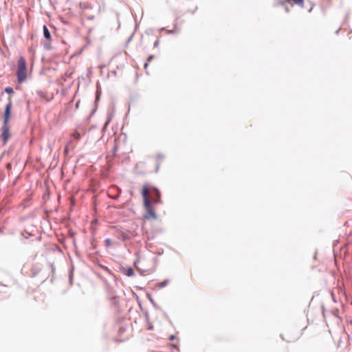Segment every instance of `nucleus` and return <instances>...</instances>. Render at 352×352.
Segmentation results:
<instances>
[{
  "label": "nucleus",
  "mask_w": 352,
  "mask_h": 352,
  "mask_svg": "<svg viewBox=\"0 0 352 352\" xmlns=\"http://www.w3.org/2000/svg\"><path fill=\"white\" fill-rule=\"evenodd\" d=\"M142 195L144 199V206L146 212L144 215L145 219H157V214L152 205L150 198V189L148 186L144 185L142 190Z\"/></svg>",
  "instance_id": "f257e3e1"
},
{
  "label": "nucleus",
  "mask_w": 352,
  "mask_h": 352,
  "mask_svg": "<svg viewBox=\"0 0 352 352\" xmlns=\"http://www.w3.org/2000/svg\"><path fill=\"white\" fill-rule=\"evenodd\" d=\"M16 76L19 83L23 82L27 78V63L23 56H21L18 60Z\"/></svg>",
  "instance_id": "f03ea898"
},
{
  "label": "nucleus",
  "mask_w": 352,
  "mask_h": 352,
  "mask_svg": "<svg viewBox=\"0 0 352 352\" xmlns=\"http://www.w3.org/2000/svg\"><path fill=\"white\" fill-rule=\"evenodd\" d=\"M12 107V102L10 100L9 102L6 104L5 108V112L3 116V124H9V120L11 116V110Z\"/></svg>",
  "instance_id": "7ed1b4c3"
},
{
  "label": "nucleus",
  "mask_w": 352,
  "mask_h": 352,
  "mask_svg": "<svg viewBox=\"0 0 352 352\" xmlns=\"http://www.w3.org/2000/svg\"><path fill=\"white\" fill-rule=\"evenodd\" d=\"M2 133L1 138L3 142V144H6L10 138V127L9 124H3L1 127Z\"/></svg>",
  "instance_id": "20e7f679"
},
{
  "label": "nucleus",
  "mask_w": 352,
  "mask_h": 352,
  "mask_svg": "<svg viewBox=\"0 0 352 352\" xmlns=\"http://www.w3.org/2000/svg\"><path fill=\"white\" fill-rule=\"evenodd\" d=\"M120 192L121 190L116 186H111L108 190L109 196L114 199H116L119 197Z\"/></svg>",
  "instance_id": "39448f33"
},
{
  "label": "nucleus",
  "mask_w": 352,
  "mask_h": 352,
  "mask_svg": "<svg viewBox=\"0 0 352 352\" xmlns=\"http://www.w3.org/2000/svg\"><path fill=\"white\" fill-rule=\"evenodd\" d=\"M43 34L45 38L48 41L47 43H44V46L46 49H50V41H51V34L46 25H43Z\"/></svg>",
  "instance_id": "423d86ee"
},
{
  "label": "nucleus",
  "mask_w": 352,
  "mask_h": 352,
  "mask_svg": "<svg viewBox=\"0 0 352 352\" xmlns=\"http://www.w3.org/2000/svg\"><path fill=\"white\" fill-rule=\"evenodd\" d=\"M153 191L155 193L156 197L153 198V200H151L153 203H160V192L159 190L156 188H153Z\"/></svg>",
  "instance_id": "0eeeda50"
},
{
  "label": "nucleus",
  "mask_w": 352,
  "mask_h": 352,
  "mask_svg": "<svg viewBox=\"0 0 352 352\" xmlns=\"http://www.w3.org/2000/svg\"><path fill=\"white\" fill-rule=\"evenodd\" d=\"M124 274L128 276H132L134 275V271H133V268H131V267H128L126 269H124Z\"/></svg>",
  "instance_id": "6e6552de"
},
{
  "label": "nucleus",
  "mask_w": 352,
  "mask_h": 352,
  "mask_svg": "<svg viewBox=\"0 0 352 352\" xmlns=\"http://www.w3.org/2000/svg\"><path fill=\"white\" fill-rule=\"evenodd\" d=\"M288 3L292 2L293 3L300 6L301 7L303 6L304 1L303 0H287Z\"/></svg>",
  "instance_id": "1a4fd4ad"
},
{
  "label": "nucleus",
  "mask_w": 352,
  "mask_h": 352,
  "mask_svg": "<svg viewBox=\"0 0 352 352\" xmlns=\"http://www.w3.org/2000/svg\"><path fill=\"white\" fill-rule=\"evenodd\" d=\"M81 135H82V134L76 131L72 134V138L74 140H78L80 138Z\"/></svg>",
  "instance_id": "9d476101"
},
{
  "label": "nucleus",
  "mask_w": 352,
  "mask_h": 352,
  "mask_svg": "<svg viewBox=\"0 0 352 352\" xmlns=\"http://www.w3.org/2000/svg\"><path fill=\"white\" fill-rule=\"evenodd\" d=\"M104 242L107 247H109L111 245V240L110 239H105Z\"/></svg>",
  "instance_id": "9b49d317"
},
{
  "label": "nucleus",
  "mask_w": 352,
  "mask_h": 352,
  "mask_svg": "<svg viewBox=\"0 0 352 352\" xmlns=\"http://www.w3.org/2000/svg\"><path fill=\"white\" fill-rule=\"evenodd\" d=\"M6 92L8 93V94H12L13 93V89L11 87H6V89H5Z\"/></svg>",
  "instance_id": "f8f14e48"
},
{
  "label": "nucleus",
  "mask_w": 352,
  "mask_h": 352,
  "mask_svg": "<svg viewBox=\"0 0 352 352\" xmlns=\"http://www.w3.org/2000/svg\"><path fill=\"white\" fill-rule=\"evenodd\" d=\"M166 284H167L166 281L162 282V283H159V287H163L166 286Z\"/></svg>",
  "instance_id": "ddd939ff"
},
{
  "label": "nucleus",
  "mask_w": 352,
  "mask_h": 352,
  "mask_svg": "<svg viewBox=\"0 0 352 352\" xmlns=\"http://www.w3.org/2000/svg\"><path fill=\"white\" fill-rule=\"evenodd\" d=\"M148 63H146L144 64V68H146V67H148Z\"/></svg>",
  "instance_id": "4468645a"
},
{
  "label": "nucleus",
  "mask_w": 352,
  "mask_h": 352,
  "mask_svg": "<svg viewBox=\"0 0 352 352\" xmlns=\"http://www.w3.org/2000/svg\"><path fill=\"white\" fill-rule=\"evenodd\" d=\"M78 104H79V102H78L76 103V108H78Z\"/></svg>",
  "instance_id": "2eb2a0df"
},
{
  "label": "nucleus",
  "mask_w": 352,
  "mask_h": 352,
  "mask_svg": "<svg viewBox=\"0 0 352 352\" xmlns=\"http://www.w3.org/2000/svg\"><path fill=\"white\" fill-rule=\"evenodd\" d=\"M170 340H173L174 339V336H171L170 338Z\"/></svg>",
  "instance_id": "dca6fc26"
},
{
  "label": "nucleus",
  "mask_w": 352,
  "mask_h": 352,
  "mask_svg": "<svg viewBox=\"0 0 352 352\" xmlns=\"http://www.w3.org/2000/svg\"><path fill=\"white\" fill-rule=\"evenodd\" d=\"M151 58H152V56H150V57L148 58V61H149V60H151Z\"/></svg>",
  "instance_id": "f3484780"
}]
</instances>
